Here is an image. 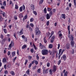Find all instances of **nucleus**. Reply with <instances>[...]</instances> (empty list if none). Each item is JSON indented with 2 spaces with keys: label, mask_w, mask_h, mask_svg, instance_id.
Instances as JSON below:
<instances>
[{
  "label": "nucleus",
  "mask_w": 76,
  "mask_h": 76,
  "mask_svg": "<svg viewBox=\"0 0 76 76\" xmlns=\"http://www.w3.org/2000/svg\"><path fill=\"white\" fill-rule=\"evenodd\" d=\"M73 36H74L73 35L71 34L70 36L69 35H68V37L71 41V46L73 47H74V44H75V42L73 41Z\"/></svg>",
  "instance_id": "nucleus-1"
},
{
  "label": "nucleus",
  "mask_w": 76,
  "mask_h": 76,
  "mask_svg": "<svg viewBox=\"0 0 76 76\" xmlns=\"http://www.w3.org/2000/svg\"><path fill=\"white\" fill-rule=\"evenodd\" d=\"M48 52L50 53V55L51 56H54L55 54L57 53V50L56 49H53L52 51L49 50H48Z\"/></svg>",
  "instance_id": "nucleus-2"
},
{
  "label": "nucleus",
  "mask_w": 76,
  "mask_h": 76,
  "mask_svg": "<svg viewBox=\"0 0 76 76\" xmlns=\"http://www.w3.org/2000/svg\"><path fill=\"white\" fill-rule=\"evenodd\" d=\"M42 54L43 56L48 55V50L47 49H43L42 51Z\"/></svg>",
  "instance_id": "nucleus-3"
},
{
  "label": "nucleus",
  "mask_w": 76,
  "mask_h": 76,
  "mask_svg": "<svg viewBox=\"0 0 76 76\" xmlns=\"http://www.w3.org/2000/svg\"><path fill=\"white\" fill-rule=\"evenodd\" d=\"M36 35H39L41 34V31H39V29L37 27L35 29Z\"/></svg>",
  "instance_id": "nucleus-4"
},
{
  "label": "nucleus",
  "mask_w": 76,
  "mask_h": 76,
  "mask_svg": "<svg viewBox=\"0 0 76 76\" xmlns=\"http://www.w3.org/2000/svg\"><path fill=\"white\" fill-rule=\"evenodd\" d=\"M13 46H14V42L12 41L11 43L10 44L9 46V48L8 49V50H9V49H11L12 47H13Z\"/></svg>",
  "instance_id": "nucleus-5"
},
{
  "label": "nucleus",
  "mask_w": 76,
  "mask_h": 76,
  "mask_svg": "<svg viewBox=\"0 0 76 76\" xmlns=\"http://www.w3.org/2000/svg\"><path fill=\"white\" fill-rule=\"evenodd\" d=\"M23 8V10H25V7L24 5H23L20 8L19 10L20 12H22V8Z\"/></svg>",
  "instance_id": "nucleus-6"
},
{
  "label": "nucleus",
  "mask_w": 76,
  "mask_h": 76,
  "mask_svg": "<svg viewBox=\"0 0 76 76\" xmlns=\"http://www.w3.org/2000/svg\"><path fill=\"white\" fill-rule=\"evenodd\" d=\"M63 59L64 60V61H65L66 60V56L65 55H64L61 58V60H63Z\"/></svg>",
  "instance_id": "nucleus-7"
},
{
  "label": "nucleus",
  "mask_w": 76,
  "mask_h": 76,
  "mask_svg": "<svg viewBox=\"0 0 76 76\" xmlns=\"http://www.w3.org/2000/svg\"><path fill=\"white\" fill-rule=\"evenodd\" d=\"M55 36H53L51 38V39L50 40V42L53 43L54 42V39H55Z\"/></svg>",
  "instance_id": "nucleus-8"
},
{
  "label": "nucleus",
  "mask_w": 76,
  "mask_h": 76,
  "mask_svg": "<svg viewBox=\"0 0 76 76\" xmlns=\"http://www.w3.org/2000/svg\"><path fill=\"white\" fill-rule=\"evenodd\" d=\"M7 60H8L7 58H4L3 59L2 62L3 63H6L7 62Z\"/></svg>",
  "instance_id": "nucleus-9"
},
{
  "label": "nucleus",
  "mask_w": 76,
  "mask_h": 76,
  "mask_svg": "<svg viewBox=\"0 0 76 76\" xmlns=\"http://www.w3.org/2000/svg\"><path fill=\"white\" fill-rule=\"evenodd\" d=\"M23 34V28L21 29V31L19 32V35H21Z\"/></svg>",
  "instance_id": "nucleus-10"
},
{
  "label": "nucleus",
  "mask_w": 76,
  "mask_h": 76,
  "mask_svg": "<svg viewBox=\"0 0 76 76\" xmlns=\"http://www.w3.org/2000/svg\"><path fill=\"white\" fill-rule=\"evenodd\" d=\"M70 26H68V33L69 34L68 35V37H69V35L70 36Z\"/></svg>",
  "instance_id": "nucleus-11"
},
{
  "label": "nucleus",
  "mask_w": 76,
  "mask_h": 76,
  "mask_svg": "<svg viewBox=\"0 0 76 76\" xmlns=\"http://www.w3.org/2000/svg\"><path fill=\"white\" fill-rule=\"evenodd\" d=\"M35 8V7L34 5L33 4H31V9L32 10H34V8Z\"/></svg>",
  "instance_id": "nucleus-12"
},
{
  "label": "nucleus",
  "mask_w": 76,
  "mask_h": 76,
  "mask_svg": "<svg viewBox=\"0 0 76 76\" xmlns=\"http://www.w3.org/2000/svg\"><path fill=\"white\" fill-rule=\"evenodd\" d=\"M48 69H47L45 70H43V74H45L47 73H48Z\"/></svg>",
  "instance_id": "nucleus-13"
},
{
  "label": "nucleus",
  "mask_w": 76,
  "mask_h": 76,
  "mask_svg": "<svg viewBox=\"0 0 76 76\" xmlns=\"http://www.w3.org/2000/svg\"><path fill=\"white\" fill-rule=\"evenodd\" d=\"M10 73L11 74V75H12V76H15V72L13 71H10Z\"/></svg>",
  "instance_id": "nucleus-14"
},
{
  "label": "nucleus",
  "mask_w": 76,
  "mask_h": 76,
  "mask_svg": "<svg viewBox=\"0 0 76 76\" xmlns=\"http://www.w3.org/2000/svg\"><path fill=\"white\" fill-rule=\"evenodd\" d=\"M50 18V15L48 14H47L46 15V18L47 19H49Z\"/></svg>",
  "instance_id": "nucleus-15"
},
{
  "label": "nucleus",
  "mask_w": 76,
  "mask_h": 76,
  "mask_svg": "<svg viewBox=\"0 0 76 76\" xmlns=\"http://www.w3.org/2000/svg\"><path fill=\"white\" fill-rule=\"evenodd\" d=\"M53 72H55L56 70H57V69L56 68V66H54L53 68Z\"/></svg>",
  "instance_id": "nucleus-16"
},
{
  "label": "nucleus",
  "mask_w": 76,
  "mask_h": 76,
  "mask_svg": "<svg viewBox=\"0 0 76 76\" xmlns=\"http://www.w3.org/2000/svg\"><path fill=\"white\" fill-rule=\"evenodd\" d=\"M53 45L51 44H50L48 46V48H50V49L52 48H53Z\"/></svg>",
  "instance_id": "nucleus-17"
},
{
  "label": "nucleus",
  "mask_w": 76,
  "mask_h": 76,
  "mask_svg": "<svg viewBox=\"0 0 76 76\" xmlns=\"http://www.w3.org/2000/svg\"><path fill=\"white\" fill-rule=\"evenodd\" d=\"M16 54V52L15 51H14L12 52V57H14L15 56V54Z\"/></svg>",
  "instance_id": "nucleus-18"
},
{
  "label": "nucleus",
  "mask_w": 76,
  "mask_h": 76,
  "mask_svg": "<svg viewBox=\"0 0 76 76\" xmlns=\"http://www.w3.org/2000/svg\"><path fill=\"white\" fill-rule=\"evenodd\" d=\"M54 31H52L51 32V35L50 36V37H49V39H50V38H51V37H52V36L54 34Z\"/></svg>",
  "instance_id": "nucleus-19"
},
{
  "label": "nucleus",
  "mask_w": 76,
  "mask_h": 76,
  "mask_svg": "<svg viewBox=\"0 0 76 76\" xmlns=\"http://www.w3.org/2000/svg\"><path fill=\"white\" fill-rule=\"evenodd\" d=\"M10 4H12V7H13V3L12 1L11 0L10 1Z\"/></svg>",
  "instance_id": "nucleus-20"
},
{
  "label": "nucleus",
  "mask_w": 76,
  "mask_h": 76,
  "mask_svg": "<svg viewBox=\"0 0 76 76\" xmlns=\"http://www.w3.org/2000/svg\"><path fill=\"white\" fill-rule=\"evenodd\" d=\"M44 41L45 43H47V40H46V37H45L44 38Z\"/></svg>",
  "instance_id": "nucleus-21"
},
{
  "label": "nucleus",
  "mask_w": 76,
  "mask_h": 76,
  "mask_svg": "<svg viewBox=\"0 0 76 76\" xmlns=\"http://www.w3.org/2000/svg\"><path fill=\"white\" fill-rule=\"evenodd\" d=\"M44 1V0H41L39 2V4H42V3Z\"/></svg>",
  "instance_id": "nucleus-22"
},
{
  "label": "nucleus",
  "mask_w": 76,
  "mask_h": 76,
  "mask_svg": "<svg viewBox=\"0 0 76 76\" xmlns=\"http://www.w3.org/2000/svg\"><path fill=\"white\" fill-rule=\"evenodd\" d=\"M40 48L41 49H42V48H45V46H44L43 45H42V46H40Z\"/></svg>",
  "instance_id": "nucleus-23"
},
{
  "label": "nucleus",
  "mask_w": 76,
  "mask_h": 76,
  "mask_svg": "<svg viewBox=\"0 0 76 76\" xmlns=\"http://www.w3.org/2000/svg\"><path fill=\"white\" fill-rule=\"evenodd\" d=\"M34 62L36 65H38V62L37 61H34Z\"/></svg>",
  "instance_id": "nucleus-24"
},
{
  "label": "nucleus",
  "mask_w": 76,
  "mask_h": 76,
  "mask_svg": "<svg viewBox=\"0 0 76 76\" xmlns=\"http://www.w3.org/2000/svg\"><path fill=\"white\" fill-rule=\"evenodd\" d=\"M62 18H63V19H65L66 18L65 17V15H64V14H62Z\"/></svg>",
  "instance_id": "nucleus-25"
},
{
  "label": "nucleus",
  "mask_w": 76,
  "mask_h": 76,
  "mask_svg": "<svg viewBox=\"0 0 76 76\" xmlns=\"http://www.w3.org/2000/svg\"><path fill=\"white\" fill-rule=\"evenodd\" d=\"M26 46L25 45H24L22 47V49H24V48H26Z\"/></svg>",
  "instance_id": "nucleus-26"
},
{
  "label": "nucleus",
  "mask_w": 76,
  "mask_h": 76,
  "mask_svg": "<svg viewBox=\"0 0 76 76\" xmlns=\"http://www.w3.org/2000/svg\"><path fill=\"white\" fill-rule=\"evenodd\" d=\"M44 12L45 13H47V9L46 8H45L44 10Z\"/></svg>",
  "instance_id": "nucleus-27"
},
{
  "label": "nucleus",
  "mask_w": 76,
  "mask_h": 76,
  "mask_svg": "<svg viewBox=\"0 0 76 76\" xmlns=\"http://www.w3.org/2000/svg\"><path fill=\"white\" fill-rule=\"evenodd\" d=\"M66 48L67 50H69V49H70V46L69 45H67L66 46Z\"/></svg>",
  "instance_id": "nucleus-28"
},
{
  "label": "nucleus",
  "mask_w": 76,
  "mask_h": 76,
  "mask_svg": "<svg viewBox=\"0 0 76 76\" xmlns=\"http://www.w3.org/2000/svg\"><path fill=\"white\" fill-rule=\"evenodd\" d=\"M18 8H19V7H18V6L17 5H15V9H18Z\"/></svg>",
  "instance_id": "nucleus-29"
},
{
  "label": "nucleus",
  "mask_w": 76,
  "mask_h": 76,
  "mask_svg": "<svg viewBox=\"0 0 76 76\" xmlns=\"http://www.w3.org/2000/svg\"><path fill=\"white\" fill-rule=\"evenodd\" d=\"M26 72L27 75H29V69H28Z\"/></svg>",
  "instance_id": "nucleus-30"
},
{
  "label": "nucleus",
  "mask_w": 76,
  "mask_h": 76,
  "mask_svg": "<svg viewBox=\"0 0 76 76\" xmlns=\"http://www.w3.org/2000/svg\"><path fill=\"white\" fill-rule=\"evenodd\" d=\"M33 13L35 14V16H37V12L35 11H33Z\"/></svg>",
  "instance_id": "nucleus-31"
},
{
  "label": "nucleus",
  "mask_w": 76,
  "mask_h": 76,
  "mask_svg": "<svg viewBox=\"0 0 76 76\" xmlns=\"http://www.w3.org/2000/svg\"><path fill=\"white\" fill-rule=\"evenodd\" d=\"M6 1H4L3 3V5H4L5 7L6 6Z\"/></svg>",
  "instance_id": "nucleus-32"
},
{
  "label": "nucleus",
  "mask_w": 76,
  "mask_h": 76,
  "mask_svg": "<svg viewBox=\"0 0 76 76\" xmlns=\"http://www.w3.org/2000/svg\"><path fill=\"white\" fill-rule=\"evenodd\" d=\"M37 71L38 73H41V69H39L37 70Z\"/></svg>",
  "instance_id": "nucleus-33"
},
{
  "label": "nucleus",
  "mask_w": 76,
  "mask_h": 76,
  "mask_svg": "<svg viewBox=\"0 0 76 76\" xmlns=\"http://www.w3.org/2000/svg\"><path fill=\"white\" fill-rule=\"evenodd\" d=\"M62 51V49H60L59 50V53H58V55H60V54L61 53V51Z\"/></svg>",
  "instance_id": "nucleus-34"
},
{
  "label": "nucleus",
  "mask_w": 76,
  "mask_h": 76,
  "mask_svg": "<svg viewBox=\"0 0 76 76\" xmlns=\"http://www.w3.org/2000/svg\"><path fill=\"white\" fill-rule=\"evenodd\" d=\"M4 31L5 34H7V30H6V29H4Z\"/></svg>",
  "instance_id": "nucleus-35"
},
{
  "label": "nucleus",
  "mask_w": 76,
  "mask_h": 76,
  "mask_svg": "<svg viewBox=\"0 0 76 76\" xmlns=\"http://www.w3.org/2000/svg\"><path fill=\"white\" fill-rule=\"evenodd\" d=\"M4 74H5V75L8 74V71H7V70H6L4 71Z\"/></svg>",
  "instance_id": "nucleus-36"
},
{
  "label": "nucleus",
  "mask_w": 76,
  "mask_h": 76,
  "mask_svg": "<svg viewBox=\"0 0 76 76\" xmlns=\"http://www.w3.org/2000/svg\"><path fill=\"white\" fill-rule=\"evenodd\" d=\"M49 72L50 75H53V72H52V71H51V69L49 70Z\"/></svg>",
  "instance_id": "nucleus-37"
},
{
  "label": "nucleus",
  "mask_w": 76,
  "mask_h": 76,
  "mask_svg": "<svg viewBox=\"0 0 76 76\" xmlns=\"http://www.w3.org/2000/svg\"><path fill=\"white\" fill-rule=\"evenodd\" d=\"M30 21L31 22H32L33 21H34V18H32L30 19Z\"/></svg>",
  "instance_id": "nucleus-38"
},
{
  "label": "nucleus",
  "mask_w": 76,
  "mask_h": 76,
  "mask_svg": "<svg viewBox=\"0 0 76 76\" xmlns=\"http://www.w3.org/2000/svg\"><path fill=\"white\" fill-rule=\"evenodd\" d=\"M47 67H50V63H48L47 64Z\"/></svg>",
  "instance_id": "nucleus-39"
},
{
  "label": "nucleus",
  "mask_w": 76,
  "mask_h": 76,
  "mask_svg": "<svg viewBox=\"0 0 76 76\" xmlns=\"http://www.w3.org/2000/svg\"><path fill=\"white\" fill-rule=\"evenodd\" d=\"M49 15L50 16H51L52 15H53V12L52 11H50V12H49Z\"/></svg>",
  "instance_id": "nucleus-40"
},
{
  "label": "nucleus",
  "mask_w": 76,
  "mask_h": 76,
  "mask_svg": "<svg viewBox=\"0 0 76 76\" xmlns=\"http://www.w3.org/2000/svg\"><path fill=\"white\" fill-rule=\"evenodd\" d=\"M36 68H37V66L35 65L33 67V70H35V69H36Z\"/></svg>",
  "instance_id": "nucleus-41"
},
{
  "label": "nucleus",
  "mask_w": 76,
  "mask_h": 76,
  "mask_svg": "<svg viewBox=\"0 0 76 76\" xmlns=\"http://www.w3.org/2000/svg\"><path fill=\"white\" fill-rule=\"evenodd\" d=\"M17 57H15V58H14L13 60L12 61H13V62H15V61Z\"/></svg>",
  "instance_id": "nucleus-42"
},
{
  "label": "nucleus",
  "mask_w": 76,
  "mask_h": 76,
  "mask_svg": "<svg viewBox=\"0 0 76 76\" xmlns=\"http://www.w3.org/2000/svg\"><path fill=\"white\" fill-rule=\"evenodd\" d=\"M61 62V60H60L58 61V65H59L60 64V63Z\"/></svg>",
  "instance_id": "nucleus-43"
},
{
  "label": "nucleus",
  "mask_w": 76,
  "mask_h": 76,
  "mask_svg": "<svg viewBox=\"0 0 76 76\" xmlns=\"http://www.w3.org/2000/svg\"><path fill=\"white\" fill-rule=\"evenodd\" d=\"M51 8H47V10L48 11V12H50V11H51Z\"/></svg>",
  "instance_id": "nucleus-44"
},
{
  "label": "nucleus",
  "mask_w": 76,
  "mask_h": 76,
  "mask_svg": "<svg viewBox=\"0 0 76 76\" xmlns=\"http://www.w3.org/2000/svg\"><path fill=\"white\" fill-rule=\"evenodd\" d=\"M29 31H32V28H31V27H29Z\"/></svg>",
  "instance_id": "nucleus-45"
},
{
  "label": "nucleus",
  "mask_w": 76,
  "mask_h": 76,
  "mask_svg": "<svg viewBox=\"0 0 76 76\" xmlns=\"http://www.w3.org/2000/svg\"><path fill=\"white\" fill-rule=\"evenodd\" d=\"M28 63V60L26 59V60L25 62V65H26V64H27V63Z\"/></svg>",
  "instance_id": "nucleus-46"
},
{
  "label": "nucleus",
  "mask_w": 76,
  "mask_h": 76,
  "mask_svg": "<svg viewBox=\"0 0 76 76\" xmlns=\"http://www.w3.org/2000/svg\"><path fill=\"white\" fill-rule=\"evenodd\" d=\"M14 19H15V20H17V19H18V18H17V17H16V16H14Z\"/></svg>",
  "instance_id": "nucleus-47"
},
{
  "label": "nucleus",
  "mask_w": 76,
  "mask_h": 76,
  "mask_svg": "<svg viewBox=\"0 0 76 76\" xmlns=\"http://www.w3.org/2000/svg\"><path fill=\"white\" fill-rule=\"evenodd\" d=\"M32 64H29V66H28V68H29V69L30 68H31V66H32Z\"/></svg>",
  "instance_id": "nucleus-48"
},
{
  "label": "nucleus",
  "mask_w": 76,
  "mask_h": 76,
  "mask_svg": "<svg viewBox=\"0 0 76 76\" xmlns=\"http://www.w3.org/2000/svg\"><path fill=\"white\" fill-rule=\"evenodd\" d=\"M0 13L1 14H2V15L3 17H4L5 16V12H4V13Z\"/></svg>",
  "instance_id": "nucleus-49"
},
{
  "label": "nucleus",
  "mask_w": 76,
  "mask_h": 76,
  "mask_svg": "<svg viewBox=\"0 0 76 76\" xmlns=\"http://www.w3.org/2000/svg\"><path fill=\"white\" fill-rule=\"evenodd\" d=\"M50 23V22L49 21H48L46 23V25L47 26H48L49 25V23Z\"/></svg>",
  "instance_id": "nucleus-50"
},
{
  "label": "nucleus",
  "mask_w": 76,
  "mask_h": 76,
  "mask_svg": "<svg viewBox=\"0 0 76 76\" xmlns=\"http://www.w3.org/2000/svg\"><path fill=\"white\" fill-rule=\"evenodd\" d=\"M30 26H31L32 27H34V24L32 23H30Z\"/></svg>",
  "instance_id": "nucleus-51"
},
{
  "label": "nucleus",
  "mask_w": 76,
  "mask_h": 76,
  "mask_svg": "<svg viewBox=\"0 0 76 76\" xmlns=\"http://www.w3.org/2000/svg\"><path fill=\"white\" fill-rule=\"evenodd\" d=\"M16 33H14V37L15 38H16V39H17V38H16Z\"/></svg>",
  "instance_id": "nucleus-52"
},
{
  "label": "nucleus",
  "mask_w": 76,
  "mask_h": 76,
  "mask_svg": "<svg viewBox=\"0 0 76 76\" xmlns=\"http://www.w3.org/2000/svg\"><path fill=\"white\" fill-rule=\"evenodd\" d=\"M65 50L63 49L62 50V51L61 52V55L62 54H63V52H64V51H65Z\"/></svg>",
  "instance_id": "nucleus-53"
},
{
  "label": "nucleus",
  "mask_w": 76,
  "mask_h": 76,
  "mask_svg": "<svg viewBox=\"0 0 76 76\" xmlns=\"http://www.w3.org/2000/svg\"><path fill=\"white\" fill-rule=\"evenodd\" d=\"M2 19H3V18H2V17H0V22H2Z\"/></svg>",
  "instance_id": "nucleus-54"
},
{
  "label": "nucleus",
  "mask_w": 76,
  "mask_h": 76,
  "mask_svg": "<svg viewBox=\"0 0 76 76\" xmlns=\"http://www.w3.org/2000/svg\"><path fill=\"white\" fill-rule=\"evenodd\" d=\"M21 37H22V38H23V39H24L26 38V37H25V36H24V35H23Z\"/></svg>",
  "instance_id": "nucleus-55"
},
{
  "label": "nucleus",
  "mask_w": 76,
  "mask_h": 76,
  "mask_svg": "<svg viewBox=\"0 0 76 76\" xmlns=\"http://www.w3.org/2000/svg\"><path fill=\"white\" fill-rule=\"evenodd\" d=\"M28 58L29 59V60H31V58H32V56H28Z\"/></svg>",
  "instance_id": "nucleus-56"
},
{
  "label": "nucleus",
  "mask_w": 76,
  "mask_h": 76,
  "mask_svg": "<svg viewBox=\"0 0 76 76\" xmlns=\"http://www.w3.org/2000/svg\"><path fill=\"white\" fill-rule=\"evenodd\" d=\"M29 27H30L29 26V24H27L26 25V28H29Z\"/></svg>",
  "instance_id": "nucleus-57"
},
{
  "label": "nucleus",
  "mask_w": 76,
  "mask_h": 76,
  "mask_svg": "<svg viewBox=\"0 0 76 76\" xmlns=\"http://www.w3.org/2000/svg\"><path fill=\"white\" fill-rule=\"evenodd\" d=\"M30 51L32 53H34V49H31Z\"/></svg>",
  "instance_id": "nucleus-58"
},
{
  "label": "nucleus",
  "mask_w": 76,
  "mask_h": 76,
  "mask_svg": "<svg viewBox=\"0 0 76 76\" xmlns=\"http://www.w3.org/2000/svg\"><path fill=\"white\" fill-rule=\"evenodd\" d=\"M7 55L8 56H10V51H9L8 52Z\"/></svg>",
  "instance_id": "nucleus-59"
},
{
  "label": "nucleus",
  "mask_w": 76,
  "mask_h": 76,
  "mask_svg": "<svg viewBox=\"0 0 76 76\" xmlns=\"http://www.w3.org/2000/svg\"><path fill=\"white\" fill-rule=\"evenodd\" d=\"M3 35L2 34H1L0 37L1 38V39H3Z\"/></svg>",
  "instance_id": "nucleus-60"
},
{
  "label": "nucleus",
  "mask_w": 76,
  "mask_h": 76,
  "mask_svg": "<svg viewBox=\"0 0 76 76\" xmlns=\"http://www.w3.org/2000/svg\"><path fill=\"white\" fill-rule=\"evenodd\" d=\"M25 42H26L28 40V39H27V38L26 37L25 39H24Z\"/></svg>",
  "instance_id": "nucleus-61"
},
{
  "label": "nucleus",
  "mask_w": 76,
  "mask_h": 76,
  "mask_svg": "<svg viewBox=\"0 0 76 76\" xmlns=\"http://www.w3.org/2000/svg\"><path fill=\"white\" fill-rule=\"evenodd\" d=\"M53 13H55V12H56V9H53Z\"/></svg>",
  "instance_id": "nucleus-62"
},
{
  "label": "nucleus",
  "mask_w": 76,
  "mask_h": 76,
  "mask_svg": "<svg viewBox=\"0 0 76 76\" xmlns=\"http://www.w3.org/2000/svg\"><path fill=\"white\" fill-rule=\"evenodd\" d=\"M4 69L5 70L6 69H7L6 68V64L4 65Z\"/></svg>",
  "instance_id": "nucleus-63"
},
{
  "label": "nucleus",
  "mask_w": 76,
  "mask_h": 76,
  "mask_svg": "<svg viewBox=\"0 0 76 76\" xmlns=\"http://www.w3.org/2000/svg\"><path fill=\"white\" fill-rule=\"evenodd\" d=\"M74 6H75V8L76 9V2L74 3Z\"/></svg>",
  "instance_id": "nucleus-64"
}]
</instances>
